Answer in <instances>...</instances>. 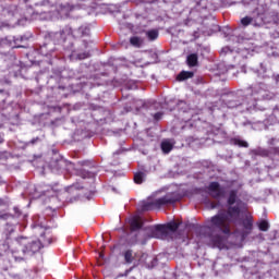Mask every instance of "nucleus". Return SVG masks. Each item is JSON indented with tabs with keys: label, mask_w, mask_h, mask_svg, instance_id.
Instances as JSON below:
<instances>
[{
	"label": "nucleus",
	"mask_w": 279,
	"mask_h": 279,
	"mask_svg": "<svg viewBox=\"0 0 279 279\" xmlns=\"http://www.w3.org/2000/svg\"><path fill=\"white\" fill-rule=\"evenodd\" d=\"M239 215H241V209L239 207H229L227 215L226 213H219L211 217L208 226L203 228V232H209V236H215L218 232L230 234V223L228 221L236 223Z\"/></svg>",
	"instance_id": "nucleus-1"
},
{
	"label": "nucleus",
	"mask_w": 279,
	"mask_h": 279,
	"mask_svg": "<svg viewBox=\"0 0 279 279\" xmlns=\"http://www.w3.org/2000/svg\"><path fill=\"white\" fill-rule=\"evenodd\" d=\"M17 243L24 256H34V254H38V252L43 250V243H40V240L22 236L17 239Z\"/></svg>",
	"instance_id": "nucleus-2"
},
{
	"label": "nucleus",
	"mask_w": 279,
	"mask_h": 279,
	"mask_svg": "<svg viewBox=\"0 0 279 279\" xmlns=\"http://www.w3.org/2000/svg\"><path fill=\"white\" fill-rule=\"evenodd\" d=\"M178 198L173 193H168L166 196L156 198L155 201H147L142 203V210H153V208H161V206H167L168 204H175Z\"/></svg>",
	"instance_id": "nucleus-3"
},
{
	"label": "nucleus",
	"mask_w": 279,
	"mask_h": 279,
	"mask_svg": "<svg viewBox=\"0 0 279 279\" xmlns=\"http://www.w3.org/2000/svg\"><path fill=\"white\" fill-rule=\"evenodd\" d=\"M208 194L214 197V199H219L220 197H226V190L221 187L219 182H211L207 186Z\"/></svg>",
	"instance_id": "nucleus-4"
},
{
	"label": "nucleus",
	"mask_w": 279,
	"mask_h": 279,
	"mask_svg": "<svg viewBox=\"0 0 279 279\" xmlns=\"http://www.w3.org/2000/svg\"><path fill=\"white\" fill-rule=\"evenodd\" d=\"M168 234L166 225H156L151 229L153 239H167Z\"/></svg>",
	"instance_id": "nucleus-5"
},
{
	"label": "nucleus",
	"mask_w": 279,
	"mask_h": 279,
	"mask_svg": "<svg viewBox=\"0 0 279 279\" xmlns=\"http://www.w3.org/2000/svg\"><path fill=\"white\" fill-rule=\"evenodd\" d=\"M129 223L131 226V230H141V228H143V218L140 216H133L129 219Z\"/></svg>",
	"instance_id": "nucleus-6"
},
{
	"label": "nucleus",
	"mask_w": 279,
	"mask_h": 279,
	"mask_svg": "<svg viewBox=\"0 0 279 279\" xmlns=\"http://www.w3.org/2000/svg\"><path fill=\"white\" fill-rule=\"evenodd\" d=\"M241 25L247 27V25H253V27H260V22L252 16H245L241 20Z\"/></svg>",
	"instance_id": "nucleus-7"
},
{
	"label": "nucleus",
	"mask_w": 279,
	"mask_h": 279,
	"mask_svg": "<svg viewBox=\"0 0 279 279\" xmlns=\"http://www.w3.org/2000/svg\"><path fill=\"white\" fill-rule=\"evenodd\" d=\"M173 145H175L174 141L171 140H165L161 142V149L163 154H169L171 149H173Z\"/></svg>",
	"instance_id": "nucleus-8"
},
{
	"label": "nucleus",
	"mask_w": 279,
	"mask_h": 279,
	"mask_svg": "<svg viewBox=\"0 0 279 279\" xmlns=\"http://www.w3.org/2000/svg\"><path fill=\"white\" fill-rule=\"evenodd\" d=\"M39 241L41 243V247H45L47 245H51V241H52L51 233L49 231H45V233L41 234Z\"/></svg>",
	"instance_id": "nucleus-9"
},
{
	"label": "nucleus",
	"mask_w": 279,
	"mask_h": 279,
	"mask_svg": "<svg viewBox=\"0 0 279 279\" xmlns=\"http://www.w3.org/2000/svg\"><path fill=\"white\" fill-rule=\"evenodd\" d=\"M242 226H243L244 230H246L245 234H250V232H252L254 222L252 221V218H246L242 221Z\"/></svg>",
	"instance_id": "nucleus-10"
},
{
	"label": "nucleus",
	"mask_w": 279,
	"mask_h": 279,
	"mask_svg": "<svg viewBox=\"0 0 279 279\" xmlns=\"http://www.w3.org/2000/svg\"><path fill=\"white\" fill-rule=\"evenodd\" d=\"M193 75H194L193 72L182 71V72L178 75V80H179V82H184V80H191V77H193Z\"/></svg>",
	"instance_id": "nucleus-11"
},
{
	"label": "nucleus",
	"mask_w": 279,
	"mask_h": 279,
	"mask_svg": "<svg viewBox=\"0 0 279 279\" xmlns=\"http://www.w3.org/2000/svg\"><path fill=\"white\" fill-rule=\"evenodd\" d=\"M186 62L189 66H197V54L195 53L189 54Z\"/></svg>",
	"instance_id": "nucleus-12"
},
{
	"label": "nucleus",
	"mask_w": 279,
	"mask_h": 279,
	"mask_svg": "<svg viewBox=\"0 0 279 279\" xmlns=\"http://www.w3.org/2000/svg\"><path fill=\"white\" fill-rule=\"evenodd\" d=\"M135 184H143L145 182V172H136L134 174Z\"/></svg>",
	"instance_id": "nucleus-13"
},
{
	"label": "nucleus",
	"mask_w": 279,
	"mask_h": 279,
	"mask_svg": "<svg viewBox=\"0 0 279 279\" xmlns=\"http://www.w3.org/2000/svg\"><path fill=\"white\" fill-rule=\"evenodd\" d=\"M253 154L255 156H262L263 158H267V156H269V150L265 148H257L253 150Z\"/></svg>",
	"instance_id": "nucleus-14"
},
{
	"label": "nucleus",
	"mask_w": 279,
	"mask_h": 279,
	"mask_svg": "<svg viewBox=\"0 0 279 279\" xmlns=\"http://www.w3.org/2000/svg\"><path fill=\"white\" fill-rule=\"evenodd\" d=\"M148 40H156L159 36L158 29H150L146 32Z\"/></svg>",
	"instance_id": "nucleus-15"
},
{
	"label": "nucleus",
	"mask_w": 279,
	"mask_h": 279,
	"mask_svg": "<svg viewBox=\"0 0 279 279\" xmlns=\"http://www.w3.org/2000/svg\"><path fill=\"white\" fill-rule=\"evenodd\" d=\"M236 190H231L229 192V197H228V204L229 206H232V204H234L236 202Z\"/></svg>",
	"instance_id": "nucleus-16"
},
{
	"label": "nucleus",
	"mask_w": 279,
	"mask_h": 279,
	"mask_svg": "<svg viewBox=\"0 0 279 279\" xmlns=\"http://www.w3.org/2000/svg\"><path fill=\"white\" fill-rule=\"evenodd\" d=\"M130 43L133 47H141L143 45V39H141V37H131Z\"/></svg>",
	"instance_id": "nucleus-17"
},
{
	"label": "nucleus",
	"mask_w": 279,
	"mask_h": 279,
	"mask_svg": "<svg viewBox=\"0 0 279 279\" xmlns=\"http://www.w3.org/2000/svg\"><path fill=\"white\" fill-rule=\"evenodd\" d=\"M124 260L125 263H128L129 265L132 264V262L134 260V256L132 255V251L129 250L124 253Z\"/></svg>",
	"instance_id": "nucleus-18"
},
{
	"label": "nucleus",
	"mask_w": 279,
	"mask_h": 279,
	"mask_svg": "<svg viewBox=\"0 0 279 279\" xmlns=\"http://www.w3.org/2000/svg\"><path fill=\"white\" fill-rule=\"evenodd\" d=\"M258 228L262 232H267V230H269V222L263 220L258 223Z\"/></svg>",
	"instance_id": "nucleus-19"
},
{
	"label": "nucleus",
	"mask_w": 279,
	"mask_h": 279,
	"mask_svg": "<svg viewBox=\"0 0 279 279\" xmlns=\"http://www.w3.org/2000/svg\"><path fill=\"white\" fill-rule=\"evenodd\" d=\"M135 258H138V263L145 264L147 263V253H136Z\"/></svg>",
	"instance_id": "nucleus-20"
},
{
	"label": "nucleus",
	"mask_w": 279,
	"mask_h": 279,
	"mask_svg": "<svg viewBox=\"0 0 279 279\" xmlns=\"http://www.w3.org/2000/svg\"><path fill=\"white\" fill-rule=\"evenodd\" d=\"M60 12H63L64 14H69L73 10V8L69 4H61L59 5Z\"/></svg>",
	"instance_id": "nucleus-21"
},
{
	"label": "nucleus",
	"mask_w": 279,
	"mask_h": 279,
	"mask_svg": "<svg viewBox=\"0 0 279 279\" xmlns=\"http://www.w3.org/2000/svg\"><path fill=\"white\" fill-rule=\"evenodd\" d=\"M166 228L168 232H175V230H178V223L169 222L168 225H166Z\"/></svg>",
	"instance_id": "nucleus-22"
},
{
	"label": "nucleus",
	"mask_w": 279,
	"mask_h": 279,
	"mask_svg": "<svg viewBox=\"0 0 279 279\" xmlns=\"http://www.w3.org/2000/svg\"><path fill=\"white\" fill-rule=\"evenodd\" d=\"M78 32L82 36H88V34H90V28L88 26H82L78 28Z\"/></svg>",
	"instance_id": "nucleus-23"
},
{
	"label": "nucleus",
	"mask_w": 279,
	"mask_h": 279,
	"mask_svg": "<svg viewBox=\"0 0 279 279\" xmlns=\"http://www.w3.org/2000/svg\"><path fill=\"white\" fill-rule=\"evenodd\" d=\"M269 119H271V120L275 119V123H276V121H278V123H279V108L274 109L272 114L270 116Z\"/></svg>",
	"instance_id": "nucleus-24"
},
{
	"label": "nucleus",
	"mask_w": 279,
	"mask_h": 279,
	"mask_svg": "<svg viewBox=\"0 0 279 279\" xmlns=\"http://www.w3.org/2000/svg\"><path fill=\"white\" fill-rule=\"evenodd\" d=\"M235 145H238L239 147H250V144H247V142L243 140H235Z\"/></svg>",
	"instance_id": "nucleus-25"
},
{
	"label": "nucleus",
	"mask_w": 279,
	"mask_h": 279,
	"mask_svg": "<svg viewBox=\"0 0 279 279\" xmlns=\"http://www.w3.org/2000/svg\"><path fill=\"white\" fill-rule=\"evenodd\" d=\"M165 113H162V112H160V111H158V112H156V113H151V116H153V118H154V121H160V119H162V116H163Z\"/></svg>",
	"instance_id": "nucleus-26"
},
{
	"label": "nucleus",
	"mask_w": 279,
	"mask_h": 279,
	"mask_svg": "<svg viewBox=\"0 0 279 279\" xmlns=\"http://www.w3.org/2000/svg\"><path fill=\"white\" fill-rule=\"evenodd\" d=\"M12 155L8 151H1L0 153V160H8Z\"/></svg>",
	"instance_id": "nucleus-27"
},
{
	"label": "nucleus",
	"mask_w": 279,
	"mask_h": 279,
	"mask_svg": "<svg viewBox=\"0 0 279 279\" xmlns=\"http://www.w3.org/2000/svg\"><path fill=\"white\" fill-rule=\"evenodd\" d=\"M66 167L68 171H73V169H75V165H73V162H66Z\"/></svg>",
	"instance_id": "nucleus-28"
},
{
	"label": "nucleus",
	"mask_w": 279,
	"mask_h": 279,
	"mask_svg": "<svg viewBox=\"0 0 279 279\" xmlns=\"http://www.w3.org/2000/svg\"><path fill=\"white\" fill-rule=\"evenodd\" d=\"M3 128V118L0 117V129Z\"/></svg>",
	"instance_id": "nucleus-29"
},
{
	"label": "nucleus",
	"mask_w": 279,
	"mask_h": 279,
	"mask_svg": "<svg viewBox=\"0 0 279 279\" xmlns=\"http://www.w3.org/2000/svg\"><path fill=\"white\" fill-rule=\"evenodd\" d=\"M0 143H3V135L0 134Z\"/></svg>",
	"instance_id": "nucleus-30"
},
{
	"label": "nucleus",
	"mask_w": 279,
	"mask_h": 279,
	"mask_svg": "<svg viewBox=\"0 0 279 279\" xmlns=\"http://www.w3.org/2000/svg\"><path fill=\"white\" fill-rule=\"evenodd\" d=\"M84 58H88V56L80 57V60H84Z\"/></svg>",
	"instance_id": "nucleus-31"
},
{
	"label": "nucleus",
	"mask_w": 279,
	"mask_h": 279,
	"mask_svg": "<svg viewBox=\"0 0 279 279\" xmlns=\"http://www.w3.org/2000/svg\"><path fill=\"white\" fill-rule=\"evenodd\" d=\"M36 141H38V137H36L35 140H32V143H36Z\"/></svg>",
	"instance_id": "nucleus-32"
}]
</instances>
